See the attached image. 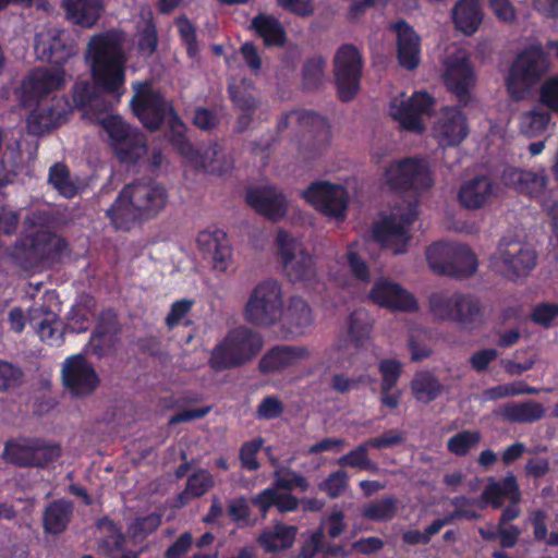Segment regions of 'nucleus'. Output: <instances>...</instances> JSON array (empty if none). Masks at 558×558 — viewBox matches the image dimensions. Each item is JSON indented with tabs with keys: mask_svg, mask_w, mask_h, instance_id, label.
Returning a JSON list of instances; mask_svg holds the SVG:
<instances>
[{
	"mask_svg": "<svg viewBox=\"0 0 558 558\" xmlns=\"http://www.w3.org/2000/svg\"><path fill=\"white\" fill-rule=\"evenodd\" d=\"M499 414L508 423L531 424L544 418L546 410L542 403L526 400L506 403Z\"/></svg>",
	"mask_w": 558,
	"mask_h": 558,
	"instance_id": "nucleus-36",
	"label": "nucleus"
},
{
	"mask_svg": "<svg viewBox=\"0 0 558 558\" xmlns=\"http://www.w3.org/2000/svg\"><path fill=\"white\" fill-rule=\"evenodd\" d=\"M229 519L239 526H250L254 524L251 519V509L245 496H239L229 500L227 505Z\"/></svg>",
	"mask_w": 558,
	"mask_h": 558,
	"instance_id": "nucleus-57",
	"label": "nucleus"
},
{
	"mask_svg": "<svg viewBox=\"0 0 558 558\" xmlns=\"http://www.w3.org/2000/svg\"><path fill=\"white\" fill-rule=\"evenodd\" d=\"M61 446L43 438L25 437L5 442L3 459L20 468L45 469L61 457Z\"/></svg>",
	"mask_w": 558,
	"mask_h": 558,
	"instance_id": "nucleus-11",
	"label": "nucleus"
},
{
	"mask_svg": "<svg viewBox=\"0 0 558 558\" xmlns=\"http://www.w3.org/2000/svg\"><path fill=\"white\" fill-rule=\"evenodd\" d=\"M550 119V112L544 108L534 107L520 117V131L529 137L537 136L546 130Z\"/></svg>",
	"mask_w": 558,
	"mask_h": 558,
	"instance_id": "nucleus-46",
	"label": "nucleus"
},
{
	"mask_svg": "<svg viewBox=\"0 0 558 558\" xmlns=\"http://www.w3.org/2000/svg\"><path fill=\"white\" fill-rule=\"evenodd\" d=\"M294 126L303 136L308 134L318 144L319 148L328 145L330 140V125L328 120L313 110H291L286 112L278 121L277 131L281 133Z\"/></svg>",
	"mask_w": 558,
	"mask_h": 558,
	"instance_id": "nucleus-21",
	"label": "nucleus"
},
{
	"mask_svg": "<svg viewBox=\"0 0 558 558\" xmlns=\"http://www.w3.org/2000/svg\"><path fill=\"white\" fill-rule=\"evenodd\" d=\"M130 106L142 125L150 132L158 131L170 113V108H174L148 83L138 84Z\"/></svg>",
	"mask_w": 558,
	"mask_h": 558,
	"instance_id": "nucleus-15",
	"label": "nucleus"
},
{
	"mask_svg": "<svg viewBox=\"0 0 558 558\" xmlns=\"http://www.w3.org/2000/svg\"><path fill=\"white\" fill-rule=\"evenodd\" d=\"M194 305L195 301L192 299H181L173 302L165 318L167 328L172 330L180 325L192 326L193 322L187 318V315L191 313Z\"/></svg>",
	"mask_w": 558,
	"mask_h": 558,
	"instance_id": "nucleus-53",
	"label": "nucleus"
},
{
	"mask_svg": "<svg viewBox=\"0 0 558 558\" xmlns=\"http://www.w3.org/2000/svg\"><path fill=\"white\" fill-rule=\"evenodd\" d=\"M397 33V59L403 69L415 70L421 62V37L405 21L393 26Z\"/></svg>",
	"mask_w": 558,
	"mask_h": 558,
	"instance_id": "nucleus-27",
	"label": "nucleus"
},
{
	"mask_svg": "<svg viewBox=\"0 0 558 558\" xmlns=\"http://www.w3.org/2000/svg\"><path fill=\"white\" fill-rule=\"evenodd\" d=\"M245 352L246 351H211L209 365L216 372L239 367L251 357V355H245ZM247 352L254 355L258 351Z\"/></svg>",
	"mask_w": 558,
	"mask_h": 558,
	"instance_id": "nucleus-51",
	"label": "nucleus"
},
{
	"mask_svg": "<svg viewBox=\"0 0 558 558\" xmlns=\"http://www.w3.org/2000/svg\"><path fill=\"white\" fill-rule=\"evenodd\" d=\"M369 299L375 304L391 311L414 312L417 310V302L413 294L387 279H380L374 283L369 291Z\"/></svg>",
	"mask_w": 558,
	"mask_h": 558,
	"instance_id": "nucleus-26",
	"label": "nucleus"
},
{
	"mask_svg": "<svg viewBox=\"0 0 558 558\" xmlns=\"http://www.w3.org/2000/svg\"><path fill=\"white\" fill-rule=\"evenodd\" d=\"M87 58L93 84L83 81L73 87V102L85 112L110 111V105L99 95V90L119 99L124 93L125 62L122 37L117 32H104L92 37L88 43Z\"/></svg>",
	"mask_w": 558,
	"mask_h": 558,
	"instance_id": "nucleus-1",
	"label": "nucleus"
},
{
	"mask_svg": "<svg viewBox=\"0 0 558 558\" xmlns=\"http://www.w3.org/2000/svg\"><path fill=\"white\" fill-rule=\"evenodd\" d=\"M34 49L40 61L63 69L68 60L74 56L75 46L64 29H49L35 36Z\"/></svg>",
	"mask_w": 558,
	"mask_h": 558,
	"instance_id": "nucleus-20",
	"label": "nucleus"
},
{
	"mask_svg": "<svg viewBox=\"0 0 558 558\" xmlns=\"http://www.w3.org/2000/svg\"><path fill=\"white\" fill-rule=\"evenodd\" d=\"M418 217V201L415 198L404 210H395L390 216L376 223L373 229L375 241L383 247L390 248L395 254L407 251L411 239L408 227Z\"/></svg>",
	"mask_w": 558,
	"mask_h": 558,
	"instance_id": "nucleus-12",
	"label": "nucleus"
},
{
	"mask_svg": "<svg viewBox=\"0 0 558 558\" xmlns=\"http://www.w3.org/2000/svg\"><path fill=\"white\" fill-rule=\"evenodd\" d=\"M492 268L504 279L519 283L537 266V253L532 245L513 236H502L489 258Z\"/></svg>",
	"mask_w": 558,
	"mask_h": 558,
	"instance_id": "nucleus-4",
	"label": "nucleus"
},
{
	"mask_svg": "<svg viewBox=\"0 0 558 558\" xmlns=\"http://www.w3.org/2000/svg\"><path fill=\"white\" fill-rule=\"evenodd\" d=\"M349 476L345 471L337 470L330 473L320 484L319 489L329 498L336 499L347 489Z\"/></svg>",
	"mask_w": 558,
	"mask_h": 558,
	"instance_id": "nucleus-59",
	"label": "nucleus"
},
{
	"mask_svg": "<svg viewBox=\"0 0 558 558\" xmlns=\"http://www.w3.org/2000/svg\"><path fill=\"white\" fill-rule=\"evenodd\" d=\"M73 502L64 498L50 501L44 509L41 521L46 534L59 535L63 533L73 517Z\"/></svg>",
	"mask_w": 558,
	"mask_h": 558,
	"instance_id": "nucleus-31",
	"label": "nucleus"
},
{
	"mask_svg": "<svg viewBox=\"0 0 558 558\" xmlns=\"http://www.w3.org/2000/svg\"><path fill=\"white\" fill-rule=\"evenodd\" d=\"M384 175L387 185L396 192L426 191L434 183L428 165L416 157L391 162Z\"/></svg>",
	"mask_w": 558,
	"mask_h": 558,
	"instance_id": "nucleus-14",
	"label": "nucleus"
},
{
	"mask_svg": "<svg viewBox=\"0 0 558 558\" xmlns=\"http://www.w3.org/2000/svg\"><path fill=\"white\" fill-rule=\"evenodd\" d=\"M65 83L63 69L38 66L28 73L22 82V92L28 100L37 101L27 118V129L33 135H43L57 129L68 120L71 105L66 97L53 96L50 101L44 98L59 90Z\"/></svg>",
	"mask_w": 558,
	"mask_h": 558,
	"instance_id": "nucleus-2",
	"label": "nucleus"
},
{
	"mask_svg": "<svg viewBox=\"0 0 558 558\" xmlns=\"http://www.w3.org/2000/svg\"><path fill=\"white\" fill-rule=\"evenodd\" d=\"M369 447L363 441L348 453L341 456L337 463L342 468H352L361 471L377 473L379 471L378 463L368 457Z\"/></svg>",
	"mask_w": 558,
	"mask_h": 558,
	"instance_id": "nucleus-43",
	"label": "nucleus"
},
{
	"mask_svg": "<svg viewBox=\"0 0 558 558\" xmlns=\"http://www.w3.org/2000/svg\"><path fill=\"white\" fill-rule=\"evenodd\" d=\"M253 88V83L248 81H242L240 85L229 86L228 92L233 105L242 112L255 113L258 100L248 90Z\"/></svg>",
	"mask_w": 558,
	"mask_h": 558,
	"instance_id": "nucleus-52",
	"label": "nucleus"
},
{
	"mask_svg": "<svg viewBox=\"0 0 558 558\" xmlns=\"http://www.w3.org/2000/svg\"><path fill=\"white\" fill-rule=\"evenodd\" d=\"M372 331V324L368 315L362 311H354L348 317V328L345 336L347 345L354 349H363L367 345Z\"/></svg>",
	"mask_w": 558,
	"mask_h": 558,
	"instance_id": "nucleus-39",
	"label": "nucleus"
},
{
	"mask_svg": "<svg viewBox=\"0 0 558 558\" xmlns=\"http://www.w3.org/2000/svg\"><path fill=\"white\" fill-rule=\"evenodd\" d=\"M245 199L250 207L270 221H279L287 215V198L275 186L251 187Z\"/></svg>",
	"mask_w": 558,
	"mask_h": 558,
	"instance_id": "nucleus-23",
	"label": "nucleus"
},
{
	"mask_svg": "<svg viewBox=\"0 0 558 558\" xmlns=\"http://www.w3.org/2000/svg\"><path fill=\"white\" fill-rule=\"evenodd\" d=\"M276 245L283 271L291 281H306L315 275L311 254L288 231L277 232Z\"/></svg>",
	"mask_w": 558,
	"mask_h": 558,
	"instance_id": "nucleus-16",
	"label": "nucleus"
},
{
	"mask_svg": "<svg viewBox=\"0 0 558 558\" xmlns=\"http://www.w3.org/2000/svg\"><path fill=\"white\" fill-rule=\"evenodd\" d=\"M303 198L323 215L343 219L348 207L347 190L328 181L312 183L303 193Z\"/></svg>",
	"mask_w": 558,
	"mask_h": 558,
	"instance_id": "nucleus-18",
	"label": "nucleus"
},
{
	"mask_svg": "<svg viewBox=\"0 0 558 558\" xmlns=\"http://www.w3.org/2000/svg\"><path fill=\"white\" fill-rule=\"evenodd\" d=\"M397 513V499L393 496L373 501L363 508L364 518L374 522H386L395 518Z\"/></svg>",
	"mask_w": 558,
	"mask_h": 558,
	"instance_id": "nucleus-50",
	"label": "nucleus"
},
{
	"mask_svg": "<svg viewBox=\"0 0 558 558\" xmlns=\"http://www.w3.org/2000/svg\"><path fill=\"white\" fill-rule=\"evenodd\" d=\"M119 332L120 323L114 310H102L97 318L95 329L83 349H104L116 339Z\"/></svg>",
	"mask_w": 558,
	"mask_h": 558,
	"instance_id": "nucleus-34",
	"label": "nucleus"
},
{
	"mask_svg": "<svg viewBox=\"0 0 558 558\" xmlns=\"http://www.w3.org/2000/svg\"><path fill=\"white\" fill-rule=\"evenodd\" d=\"M37 333L43 342L50 347H59L66 335L64 323L57 318L53 313H49L36 326Z\"/></svg>",
	"mask_w": 558,
	"mask_h": 558,
	"instance_id": "nucleus-45",
	"label": "nucleus"
},
{
	"mask_svg": "<svg viewBox=\"0 0 558 558\" xmlns=\"http://www.w3.org/2000/svg\"><path fill=\"white\" fill-rule=\"evenodd\" d=\"M456 28L466 36H472L483 22L480 0H458L452 9Z\"/></svg>",
	"mask_w": 558,
	"mask_h": 558,
	"instance_id": "nucleus-35",
	"label": "nucleus"
},
{
	"mask_svg": "<svg viewBox=\"0 0 558 558\" xmlns=\"http://www.w3.org/2000/svg\"><path fill=\"white\" fill-rule=\"evenodd\" d=\"M306 353L307 351H267L260 359L258 368L263 374L280 372L296 359L307 356Z\"/></svg>",
	"mask_w": 558,
	"mask_h": 558,
	"instance_id": "nucleus-42",
	"label": "nucleus"
},
{
	"mask_svg": "<svg viewBox=\"0 0 558 558\" xmlns=\"http://www.w3.org/2000/svg\"><path fill=\"white\" fill-rule=\"evenodd\" d=\"M378 371L381 375L380 388L393 389L402 374V364L395 359L380 361Z\"/></svg>",
	"mask_w": 558,
	"mask_h": 558,
	"instance_id": "nucleus-61",
	"label": "nucleus"
},
{
	"mask_svg": "<svg viewBox=\"0 0 558 558\" xmlns=\"http://www.w3.org/2000/svg\"><path fill=\"white\" fill-rule=\"evenodd\" d=\"M260 335L247 327H238L230 330L223 342L216 344L214 349H262Z\"/></svg>",
	"mask_w": 558,
	"mask_h": 558,
	"instance_id": "nucleus-41",
	"label": "nucleus"
},
{
	"mask_svg": "<svg viewBox=\"0 0 558 558\" xmlns=\"http://www.w3.org/2000/svg\"><path fill=\"white\" fill-rule=\"evenodd\" d=\"M426 260L433 272L456 279L469 278L477 270L475 254L461 243H433L426 250Z\"/></svg>",
	"mask_w": 558,
	"mask_h": 558,
	"instance_id": "nucleus-6",
	"label": "nucleus"
},
{
	"mask_svg": "<svg viewBox=\"0 0 558 558\" xmlns=\"http://www.w3.org/2000/svg\"><path fill=\"white\" fill-rule=\"evenodd\" d=\"M494 196V182L485 174L475 175L459 189L458 201L466 209L475 210L487 205Z\"/></svg>",
	"mask_w": 558,
	"mask_h": 558,
	"instance_id": "nucleus-28",
	"label": "nucleus"
},
{
	"mask_svg": "<svg viewBox=\"0 0 558 558\" xmlns=\"http://www.w3.org/2000/svg\"><path fill=\"white\" fill-rule=\"evenodd\" d=\"M201 166L209 173L221 174L226 168L222 162L223 154L218 143L210 144L201 155Z\"/></svg>",
	"mask_w": 558,
	"mask_h": 558,
	"instance_id": "nucleus-60",
	"label": "nucleus"
},
{
	"mask_svg": "<svg viewBox=\"0 0 558 558\" xmlns=\"http://www.w3.org/2000/svg\"><path fill=\"white\" fill-rule=\"evenodd\" d=\"M481 439L478 430L465 429L448 439L447 450L456 457H465L472 449L477 448Z\"/></svg>",
	"mask_w": 558,
	"mask_h": 558,
	"instance_id": "nucleus-49",
	"label": "nucleus"
},
{
	"mask_svg": "<svg viewBox=\"0 0 558 558\" xmlns=\"http://www.w3.org/2000/svg\"><path fill=\"white\" fill-rule=\"evenodd\" d=\"M167 118L168 130L165 135L167 142L180 156L190 160H195L198 156V153L187 138L186 124L183 122L174 108H170V113Z\"/></svg>",
	"mask_w": 558,
	"mask_h": 558,
	"instance_id": "nucleus-33",
	"label": "nucleus"
},
{
	"mask_svg": "<svg viewBox=\"0 0 558 558\" xmlns=\"http://www.w3.org/2000/svg\"><path fill=\"white\" fill-rule=\"evenodd\" d=\"M244 319L257 327H270L283 316L280 283L275 279L258 282L251 291L243 310Z\"/></svg>",
	"mask_w": 558,
	"mask_h": 558,
	"instance_id": "nucleus-7",
	"label": "nucleus"
},
{
	"mask_svg": "<svg viewBox=\"0 0 558 558\" xmlns=\"http://www.w3.org/2000/svg\"><path fill=\"white\" fill-rule=\"evenodd\" d=\"M198 246L213 254L214 268L226 271L232 259V247L223 230L202 231L197 236Z\"/></svg>",
	"mask_w": 558,
	"mask_h": 558,
	"instance_id": "nucleus-29",
	"label": "nucleus"
},
{
	"mask_svg": "<svg viewBox=\"0 0 558 558\" xmlns=\"http://www.w3.org/2000/svg\"><path fill=\"white\" fill-rule=\"evenodd\" d=\"M548 70V56L542 45L524 48L513 60L506 77L509 94L514 96L527 92Z\"/></svg>",
	"mask_w": 558,
	"mask_h": 558,
	"instance_id": "nucleus-9",
	"label": "nucleus"
},
{
	"mask_svg": "<svg viewBox=\"0 0 558 558\" xmlns=\"http://www.w3.org/2000/svg\"><path fill=\"white\" fill-rule=\"evenodd\" d=\"M263 445L264 439L262 437L242 444L239 450V460L243 470L250 472L259 470L260 463L257 460V454Z\"/></svg>",
	"mask_w": 558,
	"mask_h": 558,
	"instance_id": "nucleus-56",
	"label": "nucleus"
},
{
	"mask_svg": "<svg viewBox=\"0 0 558 558\" xmlns=\"http://www.w3.org/2000/svg\"><path fill=\"white\" fill-rule=\"evenodd\" d=\"M49 183L65 198L76 196L78 190L71 179V173L66 165L57 162L49 169Z\"/></svg>",
	"mask_w": 558,
	"mask_h": 558,
	"instance_id": "nucleus-48",
	"label": "nucleus"
},
{
	"mask_svg": "<svg viewBox=\"0 0 558 558\" xmlns=\"http://www.w3.org/2000/svg\"><path fill=\"white\" fill-rule=\"evenodd\" d=\"M108 133L110 146L121 163H136L147 154L146 136L124 122L119 116L108 114L100 119Z\"/></svg>",
	"mask_w": 558,
	"mask_h": 558,
	"instance_id": "nucleus-10",
	"label": "nucleus"
},
{
	"mask_svg": "<svg viewBox=\"0 0 558 558\" xmlns=\"http://www.w3.org/2000/svg\"><path fill=\"white\" fill-rule=\"evenodd\" d=\"M168 203L163 183L151 178L137 179L122 187L106 216L117 230L129 231L136 223L155 219Z\"/></svg>",
	"mask_w": 558,
	"mask_h": 558,
	"instance_id": "nucleus-3",
	"label": "nucleus"
},
{
	"mask_svg": "<svg viewBox=\"0 0 558 558\" xmlns=\"http://www.w3.org/2000/svg\"><path fill=\"white\" fill-rule=\"evenodd\" d=\"M501 180L506 186L514 189L519 194L539 201L548 184V175L544 169L532 171L508 168L502 172Z\"/></svg>",
	"mask_w": 558,
	"mask_h": 558,
	"instance_id": "nucleus-25",
	"label": "nucleus"
},
{
	"mask_svg": "<svg viewBox=\"0 0 558 558\" xmlns=\"http://www.w3.org/2000/svg\"><path fill=\"white\" fill-rule=\"evenodd\" d=\"M390 116L407 131L416 133H423L425 131L423 120L408 100L401 101L399 105L392 104L390 107Z\"/></svg>",
	"mask_w": 558,
	"mask_h": 558,
	"instance_id": "nucleus-47",
	"label": "nucleus"
},
{
	"mask_svg": "<svg viewBox=\"0 0 558 558\" xmlns=\"http://www.w3.org/2000/svg\"><path fill=\"white\" fill-rule=\"evenodd\" d=\"M429 308L437 319L452 322L463 330H473L484 317L480 299L470 293H434L429 298Z\"/></svg>",
	"mask_w": 558,
	"mask_h": 558,
	"instance_id": "nucleus-5",
	"label": "nucleus"
},
{
	"mask_svg": "<svg viewBox=\"0 0 558 558\" xmlns=\"http://www.w3.org/2000/svg\"><path fill=\"white\" fill-rule=\"evenodd\" d=\"M214 486L215 480L213 475L205 469H198L189 476L183 495H190L192 498H199Z\"/></svg>",
	"mask_w": 558,
	"mask_h": 558,
	"instance_id": "nucleus-54",
	"label": "nucleus"
},
{
	"mask_svg": "<svg viewBox=\"0 0 558 558\" xmlns=\"http://www.w3.org/2000/svg\"><path fill=\"white\" fill-rule=\"evenodd\" d=\"M68 247L65 239L56 233L39 230L19 238L14 243L12 256L24 268H35L43 262H59Z\"/></svg>",
	"mask_w": 558,
	"mask_h": 558,
	"instance_id": "nucleus-8",
	"label": "nucleus"
},
{
	"mask_svg": "<svg viewBox=\"0 0 558 558\" xmlns=\"http://www.w3.org/2000/svg\"><path fill=\"white\" fill-rule=\"evenodd\" d=\"M558 318V303H539L531 313V320L545 328H549Z\"/></svg>",
	"mask_w": 558,
	"mask_h": 558,
	"instance_id": "nucleus-64",
	"label": "nucleus"
},
{
	"mask_svg": "<svg viewBox=\"0 0 558 558\" xmlns=\"http://www.w3.org/2000/svg\"><path fill=\"white\" fill-rule=\"evenodd\" d=\"M274 484L277 488L283 490L298 488L302 493H305L310 488V483L306 477L290 469L281 474L277 473Z\"/></svg>",
	"mask_w": 558,
	"mask_h": 558,
	"instance_id": "nucleus-63",
	"label": "nucleus"
},
{
	"mask_svg": "<svg viewBox=\"0 0 558 558\" xmlns=\"http://www.w3.org/2000/svg\"><path fill=\"white\" fill-rule=\"evenodd\" d=\"M538 99L544 108L558 113V74L544 81L539 88Z\"/></svg>",
	"mask_w": 558,
	"mask_h": 558,
	"instance_id": "nucleus-62",
	"label": "nucleus"
},
{
	"mask_svg": "<svg viewBox=\"0 0 558 558\" xmlns=\"http://www.w3.org/2000/svg\"><path fill=\"white\" fill-rule=\"evenodd\" d=\"M363 70V59L352 44L340 46L333 58V75L338 98L351 101L359 93Z\"/></svg>",
	"mask_w": 558,
	"mask_h": 558,
	"instance_id": "nucleus-13",
	"label": "nucleus"
},
{
	"mask_svg": "<svg viewBox=\"0 0 558 558\" xmlns=\"http://www.w3.org/2000/svg\"><path fill=\"white\" fill-rule=\"evenodd\" d=\"M435 137L445 146H457L469 135V124L460 107H446L433 128Z\"/></svg>",
	"mask_w": 558,
	"mask_h": 558,
	"instance_id": "nucleus-24",
	"label": "nucleus"
},
{
	"mask_svg": "<svg viewBox=\"0 0 558 558\" xmlns=\"http://www.w3.org/2000/svg\"><path fill=\"white\" fill-rule=\"evenodd\" d=\"M296 534L298 527L295 525L278 522L271 529L263 530L256 542L265 553L276 554L291 548L295 542Z\"/></svg>",
	"mask_w": 558,
	"mask_h": 558,
	"instance_id": "nucleus-32",
	"label": "nucleus"
},
{
	"mask_svg": "<svg viewBox=\"0 0 558 558\" xmlns=\"http://www.w3.org/2000/svg\"><path fill=\"white\" fill-rule=\"evenodd\" d=\"M161 524V515L150 513L145 517L136 518L128 529L132 539L143 541L154 533Z\"/></svg>",
	"mask_w": 558,
	"mask_h": 558,
	"instance_id": "nucleus-55",
	"label": "nucleus"
},
{
	"mask_svg": "<svg viewBox=\"0 0 558 558\" xmlns=\"http://www.w3.org/2000/svg\"><path fill=\"white\" fill-rule=\"evenodd\" d=\"M68 15L83 27H93L104 9L102 0H71L65 4Z\"/></svg>",
	"mask_w": 558,
	"mask_h": 558,
	"instance_id": "nucleus-37",
	"label": "nucleus"
},
{
	"mask_svg": "<svg viewBox=\"0 0 558 558\" xmlns=\"http://www.w3.org/2000/svg\"><path fill=\"white\" fill-rule=\"evenodd\" d=\"M158 46L157 27L153 19L145 22L144 27L138 33L137 50L141 54L150 57Z\"/></svg>",
	"mask_w": 558,
	"mask_h": 558,
	"instance_id": "nucleus-58",
	"label": "nucleus"
},
{
	"mask_svg": "<svg viewBox=\"0 0 558 558\" xmlns=\"http://www.w3.org/2000/svg\"><path fill=\"white\" fill-rule=\"evenodd\" d=\"M326 59L322 56L308 58L301 70L302 87L304 90H317L325 77Z\"/></svg>",
	"mask_w": 558,
	"mask_h": 558,
	"instance_id": "nucleus-44",
	"label": "nucleus"
},
{
	"mask_svg": "<svg viewBox=\"0 0 558 558\" xmlns=\"http://www.w3.org/2000/svg\"><path fill=\"white\" fill-rule=\"evenodd\" d=\"M447 89L452 93L460 107L471 100V88L475 83L473 65L466 57L452 59L447 63L444 74Z\"/></svg>",
	"mask_w": 558,
	"mask_h": 558,
	"instance_id": "nucleus-22",
	"label": "nucleus"
},
{
	"mask_svg": "<svg viewBox=\"0 0 558 558\" xmlns=\"http://www.w3.org/2000/svg\"><path fill=\"white\" fill-rule=\"evenodd\" d=\"M481 498L493 509H500L504 506L505 499L509 500L510 504L502 509L498 526H505L520 515L519 504L522 500V495L518 480L512 473H508L499 481L490 477L481 494Z\"/></svg>",
	"mask_w": 558,
	"mask_h": 558,
	"instance_id": "nucleus-17",
	"label": "nucleus"
},
{
	"mask_svg": "<svg viewBox=\"0 0 558 558\" xmlns=\"http://www.w3.org/2000/svg\"><path fill=\"white\" fill-rule=\"evenodd\" d=\"M250 29L260 38L265 48H283L288 41L281 22L271 14L258 13L251 20Z\"/></svg>",
	"mask_w": 558,
	"mask_h": 558,
	"instance_id": "nucleus-30",
	"label": "nucleus"
},
{
	"mask_svg": "<svg viewBox=\"0 0 558 558\" xmlns=\"http://www.w3.org/2000/svg\"><path fill=\"white\" fill-rule=\"evenodd\" d=\"M411 390L417 401L429 403L442 393L444 386L432 372L420 371L411 380Z\"/></svg>",
	"mask_w": 558,
	"mask_h": 558,
	"instance_id": "nucleus-38",
	"label": "nucleus"
},
{
	"mask_svg": "<svg viewBox=\"0 0 558 558\" xmlns=\"http://www.w3.org/2000/svg\"><path fill=\"white\" fill-rule=\"evenodd\" d=\"M62 383L70 393L77 398L92 395L99 385V377L82 353L65 360L62 368Z\"/></svg>",
	"mask_w": 558,
	"mask_h": 558,
	"instance_id": "nucleus-19",
	"label": "nucleus"
},
{
	"mask_svg": "<svg viewBox=\"0 0 558 558\" xmlns=\"http://www.w3.org/2000/svg\"><path fill=\"white\" fill-rule=\"evenodd\" d=\"M313 323L312 308L300 296H291L286 311V324L291 333H303L304 329Z\"/></svg>",
	"mask_w": 558,
	"mask_h": 558,
	"instance_id": "nucleus-40",
	"label": "nucleus"
}]
</instances>
